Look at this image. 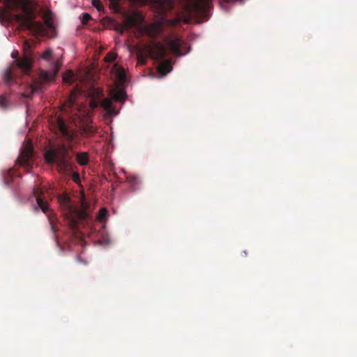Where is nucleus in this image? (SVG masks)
<instances>
[{"label": "nucleus", "mask_w": 357, "mask_h": 357, "mask_svg": "<svg viewBox=\"0 0 357 357\" xmlns=\"http://www.w3.org/2000/svg\"><path fill=\"white\" fill-rule=\"evenodd\" d=\"M7 4L10 9L17 12L10 14V17L22 29L29 30L35 36L47 35V29L55 31L53 20L44 22V24L36 20V4L33 0H7Z\"/></svg>", "instance_id": "nucleus-1"}, {"label": "nucleus", "mask_w": 357, "mask_h": 357, "mask_svg": "<svg viewBox=\"0 0 357 357\" xmlns=\"http://www.w3.org/2000/svg\"><path fill=\"white\" fill-rule=\"evenodd\" d=\"M18 55L17 50L11 53L15 60L5 73V79L8 83L13 80L14 76L19 74L29 75L32 71L33 56L29 43L26 42L24 45L22 56L18 57Z\"/></svg>", "instance_id": "nucleus-2"}, {"label": "nucleus", "mask_w": 357, "mask_h": 357, "mask_svg": "<svg viewBox=\"0 0 357 357\" xmlns=\"http://www.w3.org/2000/svg\"><path fill=\"white\" fill-rule=\"evenodd\" d=\"M71 146L63 144L51 146L45 153V160L50 165L55 164L57 169L63 174L68 173L74 169L75 165L72 162L73 155Z\"/></svg>", "instance_id": "nucleus-3"}, {"label": "nucleus", "mask_w": 357, "mask_h": 357, "mask_svg": "<svg viewBox=\"0 0 357 357\" xmlns=\"http://www.w3.org/2000/svg\"><path fill=\"white\" fill-rule=\"evenodd\" d=\"M60 207L63 216L67 219L70 227L75 231L77 229L78 219H86V204H83L82 208L79 210L75 207L70 199L66 195H61L58 197Z\"/></svg>", "instance_id": "nucleus-4"}, {"label": "nucleus", "mask_w": 357, "mask_h": 357, "mask_svg": "<svg viewBox=\"0 0 357 357\" xmlns=\"http://www.w3.org/2000/svg\"><path fill=\"white\" fill-rule=\"evenodd\" d=\"M50 128L56 135L62 136L67 142H73L75 133L70 126V123L61 114H56L49 119Z\"/></svg>", "instance_id": "nucleus-5"}, {"label": "nucleus", "mask_w": 357, "mask_h": 357, "mask_svg": "<svg viewBox=\"0 0 357 357\" xmlns=\"http://www.w3.org/2000/svg\"><path fill=\"white\" fill-rule=\"evenodd\" d=\"M33 151V148L32 143L31 141H28L27 143L22 149L20 155L17 159V162L20 166L24 167L26 169L31 168Z\"/></svg>", "instance_id": "nucleus-6"}, {"label": "nucleus", "mask_w": 357, "mask_h": 357, "mask_svg": "<svg viewBox=\"0 0 357 357\" xmlns=\"http://www.w3.org/2000/svg\"><path fill=\"white\" fill-rule=\"evenodd\" d=\"M55 75V73H51L48 71L41 70L39 73L38 77L33 80L30 85L31 93H33L36 92L40 91L44 85L51 81Z\"/></svg>", "instance_id": "nucleus-7"}, {"label": "nucleus", "mask_w": 357, "mask_h": 357, "mask_svg": "<svg viewBox=\"0 0 357 357\" xmlns=\"http://www.w3.org/2000/svg\"><path fill=\"white\" fill-rule=\"evenodd\" d=\"M139 28L142 33L151 38H156L162 33L164 22L162 20H158L144 26L140 25Z\"/></svg>", "instance_id": "nucleus-8"}, {"label": "nucleus", "mask_w": 357, "mask_h": 357, "mask_svg": "<svg viewBox=\"0 0 357 357\" xmlns=\"http://www.w3.org/2000/svg\"><path fill=\"white\" fill-rule=\"evenodd\" d=\"M147 49L150 57L154 60H160L167 56V49L160 43H153Z\"/></svg>", "instance_id": "nucleus-9"}, {"label": "nucleus", "mask_w": 357, "mask_h": 357, "mask_svg": "<svg viewBox=\"0 0 357 357\" xmlns=\"http://www.w3.org/2000/svg\"><path fill=\"white\" fill-rule=\"evenodd\" d=\"M33 193L37 202V206L34 207L36 212L40 209L44 213L47 214L49 211V206L47 202L44 199L43 190L40 188H36L33 189Z\"/></svg>", "instance_id": "nucleus-10"}, {"label": "nucleus", "mask_w": 357, "mask_h": 357, "mask_svg": "<svg viewBox=\"0 0 357 357\" xmlns=\"http://www.w3.org/2000/svg\"><path fill=\"white\" fill-rule=\"evenodd\" d=\"M99 105L103 108V109L106 112V114L109 116H116L119 113V112L113 106L112 101L109 98H105L100 102L95 100L91 101V106L92 108H95Z\"/></svg>", "instance_id": "nucleus-11"}, {"label": "nucleus", "mask_w": 357, "mask_h": 357, "mask_svg": "<svg viewBox=\"0 0 357 357\" xmlns=\"http://www.w3.org/2000/svg\"><path fill=\"white\" fill-rule=\"evenodd\" d=\"M76 95L74 92L70 93L68 100L63 105V110L66 113H73L76 108Z\"/></svg>", "instance_id": "nucleus-12"}, {"label": "nucleus", "mask_w": 357, "mask_h": 357, "mask_svg": "<svg viewBox=\"0 0 357 357\" xmlns=\"http://www.w3.org/2000/svg\"><path fill=\"white\" fill-rule=\"evenodd\" d=\"M165 42L167 43L170 50L174 52L176 55H181V43L178 38L173 39L166 38Z\"/></svg>", "instance_id": "nucleus-13"}, {"label": "nucleus", "mask_w": 357, "mask_h": 357, "mask_svg": "<svg viewBox=\"0 0 357 357\" xmlns=\"http://www.w3.org/2000/svg\"><path fill=\"white\" fill-rule=\"evenodd\" d=\"M172 66L170 61L169 60H165L161 62L158 67V72L162 75H166L172 70Z\"/></svg>", "instance_id": "nucleus-14"}, {"label": "nucleus", "mask_w": 357, "mask_h": 357, "mask_svg": "<svg viewBox=\"0 0 357 357\" xmlns=\"http://www.w3.org/2000/svg\"><path fill=\"white\" fill-rule=\"evenodd\" d=\"M112 72L116 74L117 78L121 81H124L126 78V73L124 69L117 63L114 65Z\"/></svg>", "instance_id": "nucleus-15"}, {"label": "nucleus", "mask_w": 357, "mask_h": 357, "mask_svg": "<svg viewBox=\"0 0 357 357\" xmlns=\"http://www.w3.org/2000/svg\"><path fill=\"white\" fill-rule=\"evenodd\" d=\"M76 159L77 162L80 165H86L89 162V155L86 152L79 153L76 155Z\"/></svg>", "instance_id": "nucleus-16"}, {"label": "nucleus", "mask_w": 357, "mask_h": 357, "mask_svg": "<svg viewBox=\"0 0 357 357\" xmlns=\"http://www.w3.org/2000/svg\"><path fill=\"white\" fill-rule=\"evenodd\" d=\"M113 99L115 101L122 102L126 99V93L122 90L116 91L113 95Z\"/></svg>", "instance_id": "nucleus-17"}, {"label": "nucleus", "mask_w": 357, "mask_h": 357, "mask_svg": "<svg viewBox=\"0 0 357 357\" xmlns=\"http://www.w3.org/2000/svg\"><path fill=\"white\" fill-rule=\"evenodd\" d=\"M116 56L117 54L116 53L110 52L106 54L104 59L105 62L112 63L116 59Z\"/></svg>", "instance_id": "nucleus-18"}, {"label": "nucleus", "mask_w": 357, "mask_h": 357, "mask_svg": "<svg viewBox=\"0 0 357 357\" xmlns=\"http://www.w3.org/2000/svg\"><path fill=\"white\" fill-rule=\"evenodd\" d=\"M107 209L105 208H101L100 210V211L98 213V220H100L101 222L104 221L107 218Z\"/></svg>", "instance_id": "nucleus-19"}, {"label": "nucleus", "mask_w": 357, "mask_h": 357, "mask_svg": "<svg viewBox=\"0 0 357 357\" xmlns=\"http://www.w3.org/2000/svg\"><path fill=\"white\" fill-rule=\"evenodd\" d=\"M130 1L133 3H144L146 2H150L151 3L161 4L162 0H130Z\"/></svg>", "instance_id": "nucleus-20"}, {"label": "nucleus", "mask_w": 357, "mask_h": 357, "mask_svg": "<svg viewBox=\"0 0 357 357\" xmlns=\"http://www.w3.org/2000/svg\"><path fill=\"white\" fill-rule=\"evenodd\" d=\"M43 17L44 22L52 21V20H53V13L51 10H47L44 13Z\"/></svg>", "instance_id": "nucleus-21"}, {"label": "nucleus", "mask_w": 357, "mask_h": 357, "mask_svg": "<svg viewBox=\"0 0 357 357\" xmlns=\"http://www.w3.org/2000/svg\"><path fill=\"white\" fill-rule=\"evenodd\" d=\"M52 56V52L51 50H47L42 54V58L46 61H49L51 59Z\"/></svg>", "instance_id": "nucleus-22"}, {"label": "nucleus", "mask_w": 357, "mask_h": 357, "mask_svg": "<svg viewBox=\"0 0 357 357\" xmlns=\"http://www.w3.org/2000/svg\"><path fill=\"white\" fill-rule=\"evenodd\" d=\"M73 77H74L73 72L72 70H69L67 72V73L63 77V79L66 82H71Z\"/></svg>", "instance_id": "nucleus-23"}, {"label": "nucleus", "mask_w": 357, "mask_h": 357, "mask_svg": "<svg viewBox=\"0 0 357 357\" xmlns=\"http://www.w3.org/2000/svg\"><path fill=\"white\" fill-rule=\"evenodd\" d=\"M91 20V16L89 13H84L82 18V23L83 24H87L89 20Z\"/></svg>", "instance_id": "nucleus-24"}, {"label": "nucleus", "mask_w": 357, "mask_h": 357, "mask_svg": "<svg viewBox=\"0 0 357 357\" xmlns=\"http://www.w3.org/2000/svg\"><path fill=\"white\" fill-rule=\"evenodd\" d=\"M128 181L132 185H135L138 182V178L135 176H129L127 177Z\"/></svg>", "instance_id": "nucleus-25"}, {"label": "nucleus", "mask_w": 357, "mask_h": 357, "mask_svg": "<svg viewBox=\"0 0 357 357\" xmlns=\"http://www.w3.org/2000/svg\"><path fill=\"white\" fill-rule=\"evenodd\" d=\"M92 4L98 10H100L102 8V5L100 0H92Z\"/></svg>", "instance_id": "nucleus-26"}, {"label": "nucleus", "mask_w": 357, "mask_h": 357, "mask_svg": "<svg viewBox=\"0 0 357 357\" xmlns=\"http://www.w3.org/2000/svg\"><path fill=\"white\" fill-rule=\"evenodd\" d=\"M8 105V101L4 96L0 97V107L6 108Z\"/></svg>", "instance_id": "nucleus-27"}, {"label": "nucleus", "mask_w": 357, "mask_h": 357, "mask_svg": "<svg viewBox=\"0 0 357 357\" xmlns=\"http://www.w3.org/2000/svg\"><path fill=\"white\" fill-rule=\"evenodd\" d=\"M84 131L90 135H92L94 133L95 130L93 128H89L88 129H85Z\"/></svg>", "instance_id": "nucleus-28"}, {"label": "nucleus", "mask_w": 357, "mask_h": 357, "mask_svg": "<svg viewBox=\"0 0 357 357\" xmlns=\"http://www.w3.org/2000/svg\"><path fill=\"white\" fill-rule=\"evenodd\" d=\"M73 178L75 181H77L79 179V176L77 173H74L73 175Z\"/></svg>", "instance_id": "nucleus-29"}, {"label": "nucleus", "mask_w": 357, "mask_h": 357, "mask_svg": "<svg viewBox=\"0 0 357 357\" xmlns=\"http://www.w3.org/2000/svg\"><path fill=\"white\" fill-rule=\"evenodd\" d=\"M50 224L51 225V229L53 231V232H55V227L53 223V220L50 218Z\"/></svg>", "instance_id": "nucleus-30"}, {"label": "nucleus", "mask_w": 357, "mask_h": 357, "mask_svg": "<svg viewBox=\"0 0 357 357\" xmlns=\"http://www.w3.org/2000/svg\"><path fill=\"white\" fill-rule=\"evenodd\" d=\"M124 29H125V28H122L121 31V33H123Z\"/></svg>", "instance_id": "nucleus-31"}, {"label": "nucleus", "mask_w": 357, "mask_h": 357, "mask_svg": "<svg viewBox=\"0 0 357 357\" xmlns=\"http://www.w3.org/2000/svg\"><path fill=\"white\" fill-rule=\"evenodd\" d=\"M11 172H12V170L10 169V170L8 172V174H11Z\"/></svg>", "instance_id": "nucleus-32"}, {"label": "nucleus", "mask_w": 357, "mask_h": 357, "mask_svg": "<svg viewBox=\"0 0 357 357\" xmlns=\"http://www.w3.org/2000/svg\"><path fill=\"white\" fill-rule=\"evenodd\" d=\"M112 2H116L118 0H111Z\"/></svg>", "instance_id": "nucleus-33"}]
</instances>
